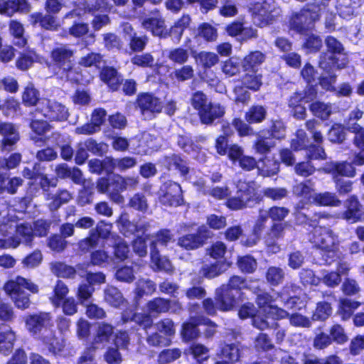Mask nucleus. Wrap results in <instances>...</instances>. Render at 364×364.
Returning <instances> with one entry per match:
<instances>
[{"label": "nucleus", "instance_id": "nucleus-52", "mask_svg": "<svg viewBox=\"0 0 364 364\" xmlns=\"http://www.w3.org/2000/svg\"><path fill=\"white\" fill-rule=\"evenodd\" d=\"M328 139L333 144H342L346 136V130L344 125L341 123H333L329 129Z\"/></svg>", "mask_w": 364, "mask_h": 364}, {"label": "nucleus", "instance_id": "nucleus-60", "mask_svg": "<svg viewBox=\"0 0 364 364\" xmlns=\"http://www.w3.org/2000/svg\"><path fill=\"white\" fill-rule=\"evenodd\" d=\"M130 60L133 65L142 68H151L154 65V58L150 53L135 54Z\"/></svg>", "mask_w": 364, "mask_h": 364}, {"label": "nucleus", "instance_id": "nucleus-27", "mask_svg": "<svg viewBox=\"0 0 364 364\" xmlns=\"http://www.w3.org/2000/svg\"><path fill=\"white\" fill-rule=\"evenodd\" d=\"M142 27L151 33L154 36L166 38L169 31L165 25V21L161 16H151L145 18L141 22Z\"/></svg>", "mask_w": 364, "mask_h": 364}, {"label": "nucleus", "instance_id": "nucleus-10", "mask_svg": "<svg viewBox=\"0 0 364 364\" xmlns=\"http://www.w3.org/2000/svg\"><path fill=\"white\" fill-rule=\"evenodd\" d=\"M159 200L162 205L168 207H178L184 205L181 185L171 180L164 181L159 188Z\"/></svg>", "mask_w": 364, "mask_h": 364}, {"label": "nucleus", "instance_id": "nucleus-5", "mask_svg": "<svg viewBox=\"0 0 364 364\" xmlns=\"http://www.w3.org/2000/svg\"><path fill=\"white\" fill-rule=\"evenodd\" d=\"M191 101L203 124L210 125L215 120L220 119L225 114L224 107L219 103L208 101L207 95L202 91L195 92L192 95Z\"/></svg>", "mask_w": 364, "mask_h": 364}, {"label": "nucleus", "instance_id": "nucleus-1", "mask_svg": "<svg viewBox=\"0 0 364 364\" xmlns=\"http://www.w3.org/2000/svg\"><path fill=\"white\" fill-rule=\"evenodd\" d=\"M236 188L237 196H229V209L230 210H240L247 205L258 204L263 200V196L274 201L281 200L286 198L288 193L285 188H266L263 189V195H262L250 182L242 180L237 181Z\"/></svg>", "mask_w": 364, "mask_h": 364}, {"label": "nucleus", "instance_id": "nucleus-29", "mask_svg": "<svg viewBox=\"0 0 364 364\" xmlns=\"http://www.w3.org/2000/svg\"><path fill=\"white\" fill-rule=\"evenodd\" d=\"M16 335L10 326L0 324V353L8 355L14 346Z\"/></svg>", "mask_w": 364, "mask_h": 364}, {"label": "nucleus", "instance_id": "nucleus-48", "mask_svg": "<svg viewBox=\"0 0 364 364\" xmlns=\"http://www.w3.org/2000/svg\"><path fill=\"white\" fill-rule=\"evenodd\" d=\"M114 333V326L106 322L99 324L94 337L95 343H107Z\"/></svg>", "mask_w": 364, "mask_h": 364}, {"label": "nucleus", "instance_id": "nucleus-57", "mask_svg": "<svg viewBox=\"0 0 364 364\" xmlns=\"http://www.w3.org/2000/svg\"><path fill=\"white\" fill-rule=\"evenodd\" d=\"M103 61V55L100 53L90 52L79 59V65L83 68H100Z\"/></svg>", "mask_w": 364, "mask_h": 364}, {"label": "nucleus", "instance_id": "nucleus-42", "mask_svg": "<svg viewBox=\"0 0 364 364\" xmlns=\"http://www.w3.org/2000/svg\"><path fill=\"white\" fill-rule=\"evenodd\" d=\"M301 48L307 53H316L321 50L323 46V41L320 36L309 32L306 35H304Z\"/></svg>", "mask_w": 364, "mask_h": 364}, {"label": "nucleus", "instance_id": "nucleus-50", "mask_svg": "<svg viewBox=\"0 0 364 364\" xmlns=\"http://www.w3.org/2000/svg\"><path fill=\"white\" fill-rule=\"evenodd\" d=\"M193 56L205 70L211 68L219 62L218 55L213 52L200 51Z\"/></svg>", "mask_w": 364, "mask_h": 364}, {"label": "nucleus", "instance_id": "nucleus-30", "mask_svg": "<svg viewBox=\"0 0 364 364\" xmlns=\"http://www.w3.org/2000/svg\"><path fill=\"white\" fill-rule=\"evenodd\" d=\"M360 6V0H338L336 8L341 18L350 19L355 16Z\"/></svg>", "mask_w": 364, "mask_h": 364}, {"label": "nucleus", "instance_id": "nucleus-23", "mask_svg": "<svg viewBox=\"0 0 364 364\" xmlns=\"http://www.w3.org/2000/svg\"><path fill=\"white\" fill-rule=\"evenodd\" d=\"M150 262L154 272H164L171 274L174 272L171 262L166 257L161 255L156 242H150Z\"/></svg>", "mask_w": 364, "mask_h": 364}, {"label": "nucleus", "instance_id": "nucleus-55", "mask_svg": "<svg viewBox=\"0 0 364 364\" xmlns=\"http://www.w3.org/2000/svg\"><path fill=\"white\" fill-rule=\"evenodd\" d=\"M69 292L68 287L61 280H57L53 291V296L50 298L51 303L56 307L60 306L62 301L65 299Z\"/></svg>", "mask_w": 364, "mask_h": 364}, {"label": "nucleus", "instance_id": "nucleus-13", "mask_svg": "<svg viewBox=\"0 0 364 364\" xmlns=\"http://www.w3.org/2000/svg\"><path fill=\"white\" fill-rule=\"evenodd\" d=\"M318 62V66L326 75H320L318 77V83L321 87L326 91H334V84L337 80L336 70H340L345 68V65H336L330 64L328 60H333V58H326Z\"/></svg>", "mask_w": 364, "mask_h": 364}, {"label": "nucleus", "instance_id": "nucleus-34", "mask_svg": "<svg viewBox=\"0 0 364 364\" xmlns=\"http://www.w3.org/2000/svg\"><path fill=\"white\" fill-rule=\"evenodd\" d=\"M312 204L319 207H338L341 204V200L335 193L325 191L315 193Z\"/></svg>", "mask_w": 364, "mask_h": 364}, {"label": "nucleus", "instance_id": "nucleus-12", "mask_svg": "<svg viewBox=\"0 0 364 364\" xmlns=\"http://www.w3.org/2000/svg\"><path fill=\"white\" fill-rule=\"evenodd\" d=\"M210 237V231L200 226L196 232L187 233L178 237L177 245L183 250L191 251L202 247Z\"/></svg>", "mask_w": 364, "mask_h": 364}, {"label": "nucleus", "instance_id": "nucleus-41", "mask_svg": "<svg viewBox=\"0 0 364 364\" xmlns=\"http://www.w3.org/2000/svg\"><path fill=\"white\" fill-rule=\"evenodd\" d=\"M185 354L191 355L198 364H201L209 358V349L203 344L193 343L185 350Z\"/></svg>", "mask_w": 364, "mask_h": 364}, {"label": "nucleus", "instance_id": "nucleus-58", "mask_svg": "<svg viewBox=\"0 0 364 364\" xmlns=\"http://www.w3.org/2000/svg\"><path fill=\"white\" fill-rule=\"evenodd\" d=\"M167 57L174 64L183 65L189 59V53L188 49L178 47L171 49L168 53Z\"/></svg>", "mask_w": 364, "mask_h": 364}, {"label": "nucleus", "instance_id": "nucleus-4", "mask_svg": "<svg viewBox=\"0 0 364 364\" xmlns=\"http://www.w3.org/2000/svg\"><path fill=\"white\" fill-rule=\"evenodd\" d=\"M74 49L65 43H56L49 53L48 68L61 78H68L75 70Z\"/></svg>", "mask_w": 364, "mask_h": 364}, {"label": "nucleus", "instance_id": "nucleus-56", "mask_svg": "<svg viewBox=\"0 0 364 364\" xmlns=\"http://www.w3.org/2000/svg\"><path fill=\"white\" fill-rule=\"evenodd\" d=\"M224 266L225 261H217L210 264L203 265L200 269V273L207 279H213L225 272Z\"/></svg>", "mask_w": 364, "mask_h": 364}, {"label": "nucleus", "instance_id": "nucleus-44", "mask_svg": "<svg viewBox=\"0 0 364 364\" xmlns=\"http://www.w3.org/2000/svg\"><path fill=\"white\" fill-rule=\"evenodd\" d=\"M266 108L260 105H253L245 114V119L248 124H259L267 117Z\"/></svg>", "mask_w": 364, "mask_h": 364}, {"label": "nucleus", "instance_id": "nucleus-26", "mask_svg": "<svg viewBox=\"0 0 364 364\" xmlns=\"http://www.w3.org/2000/svg\"><path fill=\"white\" fill-rule=\"evenodd\" d=\"M31 10L27 0H0V14L11 17L16 13L26 14Z\"/></svg>", "mask_w": 364, "mask_h": 364}, {"label": "nucleus", "instance_id": "nucleus-39", "mask_svg": "<svg viewBox=\"0 0 364 364\" xmlns=\"http://www.w3.org/2000/svg\"><path fill=\"white\" fill-rule=\"evenodd\" d=\"M311 180L301 182L293 188V193L298 198H301L304 203H312L314 197V188L309 184Z\"/></svg>", "mask_w": 364, "mask_h": 364}, {"label": "nucleus", "instance_id": "nucleus-19", "mask_svg": "<svg viewBox=\"0 0 364 364\" xmlns=\"http://www.w3.org/2000/svg\"><path fill=\"white\" fill-rule=\"evenodd\" d=\"M107 111L102 107L95 108L91 113L90 121L75 129L78 134L91 135L100 131L106 121Z\"/></svg>", "mask_w": 364, "mask_h": 364}, {"label": "nucleus", "instance_id": "nucleus-6", "mask_svg": "<svg viewBox=\"0 0 364 364\" xmlns=\"http://www.w3.org/2000/svg\"><path fill=\"white\" fill-rule=\"evenodd\" d=\"M4 289L13 299L15 306L22 310L29 308L31 305L30 295L26 294L24 289L33 294L38 292V287L36 284L20 276L16 277L14 280L6 282Z\"/></svg>", "mask_w": 364, "mask_h": 364}, {"label": "nucleus", "instance_id": "nucleus-63", "mask_svg": "<svg viewBox=\"0 0 364 364\" xmlns=\"http://www.w3.org/2000/svg\"><path fill=\"white\" fill-rule=\"evenodd\" d=\"M72 198V196L67 190H59L51 198L49 203L50 210H57L62 205L68 203Z\"/></svg>", "mask_w": 364, "mask_h": 364}, {"label": "nucleus", "instance_id": "nucleus-8", "mask_svg": "<svg viewBox=\"0 0 364 364\" xmlns=\"http://www.w3.org/2000/svg\"><path fill=\"white\" fill-rule=\"evenodd\" d=\"M262 75L244 73L240 79L232 80L235 85L232 89L234 102L236 104L246 105L250 100V92L258 91L262 85Z\"/></svg>", "mask_w": 364, "mask_h": 364}, {"label": "nucleus", "instance_id": "nucleus-35", "mask_svg": "<svg viewBox=\"0 0 364 364\" xmlns=\"http://www.w3.org/2000/svg\"><path fill=\"white\" fill-rule=\"evenodd\" d=\"M38 60V55L37 53L33 49L27 48L19 53L16 60V66L18 70L25 71L30 68Z\"/></svg>", "mask_w": 364, "mask_h": 364}, {"label": "nucleus", "instance_id": "nucleus-51", "mask_svg": "<svg viewBox=\"0 0 364 364\" xmlns=\"http://www.w3.org/2000/svg\"><path fill=\"white\" fill-rule=\"evenodd\" d=\"M196 37H199L206 42H213L218 38V31L209 23L203 22L198 26Z\"/></svg>", "mask_w": 364, "mask_h": 364}, {"label": "nucleus", "instance_id": "nucleus-46", "mask_svg": "<svg viewBox=\"0 0 364 364\" xmlns=\"http://www.w3.org/2000/svg\"><path fill=\"white\" fill-rule=\"evenodd\" d=\"M236 264L239 270L245 274H253L257 268V259L250 255L238 256Z\"/></svg>", "mask_w": 364, "mask_h": 364}, {"label": "nucleus", "instance_id": "nucleus-40", "mask_svg": "<svg viewBox=\"0 0 364 364\" xmlns=\"http://www.w3.org/2000/svg\"><path fill=\"white\" fill-rule=\"evenodd\" d=\"M321 259L326 265H331L337 260L345 259L346 255L340 250L339 242L332 245L330 248H327L318 252Z\"/></svg>", "mask_w": 364, "mask_h": 364}, {"label": "nucleus", "instance_id": "nucleus-38", "mask_svg": "<svg viewBox=\"0 0 364 364\" xmlns=\"http://www.w3.org/2000/svg\"><path fill=\"white\" fill-rule=\"evenodd\" d=\"M10 34L14 37L15 41L14 44L18 48H24L28 41L24 36V28L21 23L17 20H11L9 23Z\"/></svg>", "mask_w": 364, "mask_h": 364}, {"label": "nucleus", "instance_id": "nucleus-54", "mask_svg": "<svg viewBox=\"0 0 364 364\" xmlns=\"http://www.w3.org/2000/svg\"><path fill=\"white\" fill-rule=\"evenodd\" d=\"M190 23V16L188 14H183L170 28L169 35L173 36L175 38L179 41L181 38L184 31L189 26Z\"/></svg>", "mask_w": 364, "mask_h": 364}, {"label": "nucleus", "instance_id": "nucleus-28", "mask_svg": "<svg viewBox=\"0 0 364 364\" xmlns=\"http://www.w3.org/2000/svg\"><path fill=\"white\" fill-rule=\"evenodd\" d=\"M38 340L41 341L48 353L55 357L61 355L65 350V340L57 337L52 330L49 336H43Z\"/></svg>", "mask_w": 364, "mask_h": 364}, {"label": "nucleus", "instance_id": "nucleus-53", "mask_svg": "<svg viewBox=\"0 0 364 364\" xmlns=\"http://www.w3.org/2000/svg\"><path fill=\"white\" fill-rule=\"evenodd\" d=\"M332 314L331 303L326 301H318L311 316L313 321H326Z\"/></svg>", "mask_w": 364, "mask_h": 364}, {"label": "nucleus", "instance_id": "nucleus-25", "mask_svg": "<svg viewBox=\"0 0 364 364\" xmlns=\"http://www.w3.org/2000/svg\"><path fill=\"white\" fill-rule=\"evenodd\" d=\"M201 325L200 316H191L184 321L181 328L180 334L185 343L194 341L200 335L198 326Z\"/></svg>", "mask_w": 364, "mask_h": 364}, {"label": "nucleus", "instance_id": "nucleus-37", "mask_svg": "<svg viewBox=\"0 0 364 364\" xmlns=\"http://www.w3.org/2000/svg\"><path fill=\"white\" fill-rule=\"evenodd\" d=\"M361 305L362 303L358 301L348 298L341 299L338 307V314L342 320H348L353 315L354 311Z\"/></svg>", "mask_w": 364, "mask_h": 364}, {"label": "nucleus", "instance_id": "nucleus-47", "mask_svg": "<svg viewBox=\"0 0 364 364\" xmlns=\"http://www.w3.org/2000/svg\"><path fill=\"white\" fill-rule=\"evenodd\" d=\"M40 100V92L33 83L29 82L22 93V102L26 107L36 106Z\"/></svg>", "mask_w": 364, "mask_h": 364}, {"label": "nucleus", "instance_id": "nucleus-22", "mask_svg": "<svg viewBox=\"0 0 364 364\" xmlns=\"http://www.w3.org/2000/svg\"><path fill=\"white\" fill-rule=\"evenodd\" d=\"M30 23L36 26L38 25L42 29L50 31H57L60 25L56 16L37 11L32 13L28 16Z\"/></svg>", "mask_w": 364, "mask_h": 364}, {"label": "nucleus", "instance_id": "nucleus-3", "mask_svg": "<svg viewBox=\"0 0 364 364\" xmlns=\"http://www.w3.org/2000/svg\"><path fill=\"white\" fill-rule=\"evenodd\" d=\"M137 183L138 180L135 177H124L114 173L97 178L96 188L100 193L106 194L112 202L120 204L124 202L121 193L126 191L128 186L134 187Z\"/></svg>", "mask_w": 364, "mask_h": 364}, {"label": "nucleus", "instance_id": "nucleus-21", "mask_svg": "<svg viewBox=\"0 0 364 364\" xmlns=\"http://www.w3.org/2000/svg\"><path fill=\"white\" fill-rule=\"evenodd\" d=\"M99 77L107 85L109 91L116 92L120 90L123 75L115 67L103 66L99 73Z\"/></svg>", "mask_w": 364, "mask_h": 364}, {"label": "nucleus", "instance_id": "nucleus-36", "mask_svg": "<svg viewBox=\"0 0 364 364\" xmlns=\"http://www.w3.org/2000/svg\"><path fill=\"white\" fill-rule=\"evenodd\" d=\"M104 299L109 305L114 308H119L127 304L122 292L113 286L107 287L105 289Z\"/></svg>", "mask_w": 364, "mask_h": 364}, {"label": "nucleus", "instance_id": "nucleus-15", "mask_svg": "<svg viewBox=\"0 0 364 364\" xmlns=\"http://www.w3.org/2000/svg\"><path fill=\"white\" fill-rule=\"evenodd\" d=\"M341 218L350 224L364 221V206L356 195H350L345 200Z\"/></svg>", "mask_w": 364, "mask_h": 364}, {"label": "nucleus", "instance_id": "nucleus-31", "mask_svg": "<svg viewBox=\"0 0 364 364\" xmlns=\"http://www.w3.org/2000/svg\"><path fill=\"white\" fill-rule=\"evenodd\" d=\"M46 109L45 115L51 120L62 122L67 120L69 117L65 106L58 102L47 100Z\"/></svg>", "mask_w": 364, "mask_h": 364}, {"label": "nucleus", "instance_id": "nucleus-17", "mask_svg": "<svg viewBox=\"0 0 364 364\" xmlns=\"http://www.w3.org/2000/svg\"><path fill=\"white\" fill-rule=\"evenodd\" d=\"M249 11L254 23L260 28L272 24L275 20L270 4L264 1L252 4Z\"/></svg>", "mask_w": 364, "mask_h": 364}, {"label": "nucleus", "instance_id": "nucleus-2", "mask_svg": "<svg viewBox=\"0 0 364 364\" xmlns=\"http://www.w3.org/2000/svg\"><path fill=\"white\" fill-rule=\"evenodd\" d=\"M321 17V6L319 3H306L299 11H292L288 16V31L298 35H306L316 30V23Z\"/></svg>", "mask_w": 364, "mask_h": 364}, {"label": "nucleus", "instance_id": "nucleus-16", "mask_svg": "<svg viewBox=\"0 0 364 364\" xmlns=\"http://www.w3.org/2000/svg\"><path fill=\"white\" fill-rule=\"evenodd\" d=\"M247 288L245 278L237 275L229 278V311L237 309L243 302L245 294L242 291Z\"/></svg>", "mask_w": 364, "mask_h": 364}, {"label": "nucleus", "instance_id": "nucleus-18", "mask_svg": "<svg viewBox=\"0 0 364 364\" xmlns=\"http://www.w3.org/2000/svg\"><path fill=\"white\" fill-rule=\"evenodd\" d=\"M326 50L322 52L318 58V61L323 60V57L326 58H333V60H328L330 64L340 65H345L346 66V60H340L338 57V55L344 54V46L341 41H339L336 37L333 36H328L326 37L324 41Z\"/></svg>", "mask_w": 364, "mask_h": 364}, {"label": "nucleus", "instance_id": "nucleus-32", "mask_svg": "<svg viewBox=\"0 0 364 364\" xmlns=\"http://www.w3.org/2000/svg\"><path fill=\"white\" fill-rule=\"evenodd\" d=\"M171 308V301L163 297H155L146 303L147 311L151 316L168 313Z\"/></svg>", "mask_w": 364, "mask_h": 364}, {"label": "nucleus", "instance_id": "nucleus-49", "mask_svg": "<svg viewBox=\"0 0 364 364\" xmlns=\"http://www.w3.org/2000/svg\"><path fill=\"white\" fill-rule=\"evenodd\" d=\"M284 270L275 266L269 267L265 272V279L272 287H277L281 284L284 279Z\"/></svg>", "mask_w": 364, "mask_h": 364}, {"label": "nucleus", "instance_id": "nucleus-33", "mask_svg": "<svg viewBox=\"0 0 364 364\" xmlns=\"http://www.w3.org/2000/svg\"><path fill=\"white\" fill-rule=\"evenodd\" d=\"M338 242L331 230H323L314 235V247L319 251L330 248Z\"/></svg>", "mask_w": 364, "mask_h": 364}, {"label": "nucleus", "instance_id": "nucleus-43", "mask_svg": "<svg viewBox=\"0 0 364 364\" xmlns=\"http://www.w3.org/2000/svg\"><path fill=\"white\" fill-rule=\"evenodd\" d=\"M181 66L175 68L170 74V78L176 82H184L192 80L195 76V70L191 65H181Z\"/></svg>", "mask_w": 364, "mask_h": 364}, {"label": "nucleus", "instance_id": "nucleus-61", "mask_svg": "<svg viewBox=\"0 0 364 364\" xmlns=\"http://www.w3.org/2000/svg\"><path fill=\"white\" fill-rule=\"evenodd\" d=\"M181 356V350L179 348H167L159 353L157 360L159 364H168L176 360Z\"/></svg>", "mask_w": 364, "mask_h": 364}, {"label": "nucleus", "instance_id": "nucleus-59", "mask_svg": "<svg viewBox=\"0 0 364 364\" xmlns=\"http://www.w3.org/2000/svg\"><path fill=\"white\" fill-rule=\"evenodd\" d=\"M113 249L114 257L117 260L123 262L129 257V246L124 239L118 237L113 245Z\"/></svg>", "mask_w": 364, "mask_h": 364}, {"label": "nucleus", "instance_id": "nucleus-62", "mask_svg": "<svg viewBox=\"0 0 364 364\" xmlns=\"http://www.w3.org/2000/svg\"><path fill=\"white\" fill-rule=\"evenodd\" d=\"M305 150L306 151V159L309 160H325L327 158L323 144H307Z\"/></svg>", "mask_w": 364, "mask_h": 364}, {"label": "nucleus", "instance_id": "nucleus-45", "mask_svg": "<svg viewBox=\"0 0 364 364\" xmlns=\"http://www.w3.org/2000/svg\"><path fill=\"white\" fill-rule=\"evenodd\" d=\"M309 108L314 116L323 121L327 120L332 113L331 105L321 101L311 102Z\"/></svg>", "mask_w": 364, "mask_h": 364}, {"label": "nucleus", "instance_id": "nucleus-24", "mask_svg": "<svg viewBox=\"0 0 364 364\" xmlns=\"http://www.w3.org/2000/svg\"><path fill=\"white\" fill-rule=\"evenodd\" d=\"M0 135L3 136L0 140V148L2 151H11L20 139L19 133L14 124L9 122L0 125Z\"/></svg>", "mask_w": 364, "mask_h": 364}, {"label": "nucleus", "instance_id": "nucleus-20", "mask_svg": "<svg viewBox=\"0 0 364 364\" xmlns=\"http://www.w3.org/2000/svg\"><path fill=\"white\" fill-rule=\"evenodd\" d=\"M323 171L331 174L333 179L341 178L340 177L353 178L356 175V169L352 162L347 161L326 163L323 167Z\"/></svg>", "mask_w": 364, "mask_h": 364}, {"label": "nucleus", "instance_id": "nucleus-64", "mask_svg": "<svg viewBox=\"0 0 364 364\" xmlns=\"http://www.w3.org/2000/svg\"><path fill=\"white\" fill-rule=\"evenodd\" d=\"M129 207L142 213L146 212L148 202L146 196L142 193H134L129 200Z\"/></svg>", "mask_w": 364, "mask_h": 364}, {"label": "nucleus", "instance_id": "nucleus-9", "mask_svg": "<svg viewBox=\"0 0 364 364\" xmlns=\"http://www.w3.org/2000/svg\"><path fill=\"white\" fill-rule=\"evenodd\" d=\"M318 95L316 85L306 86L302 92H294L288 99V107L292 116L299 120L306 117L305 104L314 101Z\"/></svg>", "mask_w": 364, "mask_h": 364}, {"label": "nucleus", "instance_id": "nucleus-14", "mask_svg": "<svg viewBox=\"0 0 364 364\" xmlns=\"http://www.w3.org/2000/svg\"><path fill=\"white\" fill-rule=\"evenodd\" d=\"M135 106L139 109L141 114H159L163 109V103L161 99L149 92L138 94L135 100Z\"/></svg>", "mask_w": 364, "mask_h": 364}, {"label": "nucleus", "instance_id": "nucleus-7", "mask_svg": "<svg viewBox=\"0 0 364 364\" xmlns=\"http://www.w3.org/2000/svg\"><path fill=\"white\" fill-rule=\"evenodd\" d=\"M265 60V53L260 50L250 51L242 60L230 57L229 58V77L239 75L241 71L257 75L259 66Z\"/></svg>", "mask_w": 364, "mask_h": 364}, {"label": "nucleus", "instance_id": "nucleus-11", "mask_svg": "<svg viewBox=\"0 0 364 364\" xmlns=\"http://www.w3.org/2000/svg\"><path fill=\"white\" fill-rule=\"evenodd\" d=\"M23 321L29 333L38 339L43 336V332L51 331L53 326L52 317L48 312L29 314L24 317Z\"/></svg>", "mask_w": 364, "mask_h": 364}]
</instances>
